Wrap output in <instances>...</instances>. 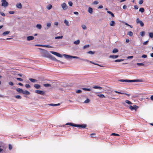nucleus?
Wrapping results in <instances>:
<instances>
[{"label":"nucleus","mask_w":153,"mask_h":153,"mask_svg":"<svg viewBox=\"0 0 153 153\" xmlns=\"http://www.w3.org/2000/svg\"><path fill=\"white\" fill-rule=\"evenodd\" d=\"M93 88H94L99 89H102V88L101 87L98 86H94L93 87Z\"/></svg>","instance_id":"nucleus-35"},{"label":"nucleus","mask_w":153,"mask_h":153,"mask_svg":"<svg viewBox=\"0 0 153 153\" xmlns=\"http://www.w3.org/2000/svg\"><path fill=\"white\" fill-rule=\"evenodd\" d=\"M10 33V31H5L2 34V35L3 36H5L9 34Z\"/></svg>","instance_id":"nucleus-20"},{"label":"nucleus","mask_w":153,"mask_h":153,"mask_svg":"<svg viewBox=\"0 0 153 153\" xmlns=\"http://www.w3.org/2000/svg\"><path fill=\"white\" fill-rule=\"evenodd\" d=\"M125 102L126 103H127L128 104H132V102L128 100H126L125 101Z\"/></svg>","instance_id":"nucleus-42"},{"label":"nucleus","mask_w":153,"mask_h":153,"mask_svg":"<svg viewBox=\"0 0 153 153\" xmlns=\"http://www.w3.org/2000/svg\"><path fill=\"white\" fill-rule=\"evenodd\" d=\"M48 58L54 61L60 62L62 64H64L65 63L64 62H62L60 61L59 60L57 59L53 56H52L51 54H50Z\"/></svg>","instance_id":"nucleus-3"},{"label":"nucleus","mask_w":153,"mask_h":153,"mask_svg":"<svg viewBox=\"0 0 153 153\" xmlns=\"http://www.w3.org/2000/svg\"><path fill=\"white\" fill-rule=\"evenodd\" d=\"M143 0H140L139 1V3L140 4H141L143 3Z\"/></svg>","instance_id":"nucleus-56"},{"label":"nucleus","mask_w":153,"mask_h":153,"mask_svg":"<svg viewBox=\"0 0 153 153\" xmlns=\"http://www.w3.org/2000/svg\"><path fill=\"white\" fill-rule=\"evenodd\" d=\"M25 86L27 88H29L30 87V86L28 84H26L25 85Z\"/></svg>","instance_id":"nucleus-52"},{"label":"nucleus","mask_w":153,"mask_h":153,"mask_svg":"<svg viewBox=\"0 0 153 153\" xmlns=\"http://www.w3.org/2000/svg\"><path fill=\"white\" fill-rule=\"evenodd\" d=\"M137 65L138 66H144L145 65L143 63H137Z\"/></svg>","instance_id":"nucleus-43"},{"label":"nucleus","mask_w":153,"mask_h":153,"mask_svg":"<svg viewBox=\"0 0 153 153\" xmlns=\"http://www.w3.org/2000/svg\"><path fill=\"white\" fill-rule=\"evenodd\" d=\"M47 26L49 28L51 26V24L50 23H47Z\"/></svg>","instance_id":"nucleus-51"},{"label":"nucleus","mask_w":153,"mask_h":153,"mask_svg":"<svg viewBox=\"0 0 153 153\" xmlns=\"http://www.w3.org/2000/svg\"><path fill=\"white\" fill-rule=\"evenodd\" d=\"M0 14L3 16H5V13L2 12H0Z\"/></svg>","instance_id":"nucleus-55"},{"label":"nucleus","mask_w":153,"mask_h":153,"mask_svg":"<svg viewBox=\"0 0 153 153\" xmlns=\"http://www.w3.org/2000/svg\"><path fill=\"white\" fill-rule=\"evenodd\" d=\"M107 13L111 14L112 16L113 17H114V15L110 11H107Z\"/></svg>","instance_id":"nucleus-32"},{"label":"nucleus","mask_w":153,"mask_h":153,"mask_svg":"<svg viewBox=\"0 0 153 153\" xmlns=\"http://www.w3.org/2000/svg\"><path fill=\"white\" fill-rule=\"evenodd\" d=\"M82 92V91L80 90H78L76 91V93H80Z\"/></svg>","instance_id":"nucleus-50"},{"label":"nucleus","mask_w":153,"mask_h":153,"mask_svg":"<svg viewBox=\"0 0 153 153\" xmlns=\"http://www.w3.org/2000/svg\"><path fill=\"white\" fill-rule=\"evenodd\" d=\"M144 9L142 7L140 8L139 11L141 13H143L144 11Z\"/></svg>","instance_id":"nucleus-39"},{"label":"nucleus","mask_w":153,"mask_h":153,"mask_svg":"<svg viewBox=\"0 0 153 153\" xmlns=\"http://www.w3.org/2000/svg\"><path fill=\"white\" fill-rule=\"evenodd\" d=\"M95 53V52L92 51H88L87 52V53L88 54H94Z\"/></svg>","instance_id":"nucleus-31"},{"label":"nucleus","mask_w":153,"mask_h":153,"mask_svg":"<svg viewBox=\"0 0 153 153\" xmlns=\"http://www.w3.org/2000/svg\"><path fill=\"white\" fill-rule=\"evenodd\" d=\"M34 87L37 89H39L41 87L40 85L38 84H34Z\"/></svg>","instance_id":"nucleus-17"},{"label":"nucleus","mask_w":153,"mask_h":153,"mask_svg":"<svg viewBox=\"0 0 153 153\" xmlns=\"http://www.w3.org/2000/svg\"><path fill=\"white\" fill-rule=\"evenodd\" d=\"M68 4H69L70 6L71 7L72 6L73 3L71 1H70L68 2Z\"/></svg>","instance_id":"nucleus-58"},{"label":"nucleus","mask_w":153,"mask_h":153,"mask_svg":"<svg viewBox=\"0 0 153 153\" xmlns=\"http://www.w3.org/2000/svg\"><path fill=\"white\" fill-rule=\"evenodd\" d=\"M43 85L45 87H48L51 86V85L49 84H45Z\"/></svg>","instance_id":"nucleus-40"},{"label":"nucleus","mask_w":153,"mask_h":153,"mask_svg":"<svg viewBox=\"0 0 153 153\" xmlns=\"http://www.w3.org/2000/svg\"><path fill=\"white\" fill-rule=\"evenodd\" d=\"M115 22L114 21H111L110 23V25L111 26H113L115 25Z\"/></svg>","instance_id":"nucleus-19"},{"label":"nucleus","mask_w":153,"mask_h":153,"mask_svg":"<svg viewBox=\"0 0 153 153\" xmlns=\"http://www.w3.org/2000/svg\"><path fill=\"white\" fill-rule=\"evenodd\" d=\"M16 98L19 99H21L22 98L21 96L19 95H16L15 97Z\"/></svg>","instance_id":"nucleus-46"},{"label":"nucleus","mask_w":153,"mask_h":153,"mask_svg":"<svg viewBox=\"0 0 153 153\" xmlns=\"http://www.w3.org/2000/svg\"><path fill=\"white\" fill-rule=\"evenodd\" d=\"M142 80L141 79H134V80H129L128 82H142Z\"/></svg>","instance_id":"nucleus-11"},{"label":"nucleus","mask_w":153,"mask_h":153,"mask_svg":"<svg viewBox=\"0 0 153 153\" xmlns=\"http://www.w3.org/2000/svg\"><path fill=\"white\" fill-rule=\"evenodd\" d=\"M114 91L117 93H118L119 94H125V95H126L127 96H128L130 95V94H127L126 93H122V92H120L118 91Z\"/></svg>","instance_id":"nucleus-13"},{"label":"nucleus","mask_w":153,"mask_h":153,"mask_svg":"<svg viewBox=\"0 0 153 153\" xmlns=\"http://www.w3.org/2000/svg\"><path fill=\"white\" fill-rule=\"evenodd\" d=\"M29 79L31 82H35L37 81V80L32 78H30Z\"/></svg>","instance_id":"nucleus-26"},{"label":"nucleus","mask_w":153,"mask_h":153,"mask_svg":"<svg viewBox=\"0 0 153 153\" xmlns=\"http://www.w3.org/2000/svg\"><path fill=\"white\" fill-rule=\"evenodd\" d=\"M88 12L91 14H92L93 13V9L91 7H89L88 8Z\"/></svg>","instance_id":"nucleus-22"},{"label":"nucleus","mask_w":153,"mask_h":153,"mask_svg":"<svg viewBox=\"0 0 153 153\" xmlns=\"http://www.w3.org/2000/svg\"><path fill=\"white\" fill-rule=\"evenodd\" d=\"M124 60V59H117L115 60V62H120L121 61H123Z\"/></svg>","instance_id":"nucleus-36"},{"label":"nucleus","mask_w":153,"mask_h":153,"mask_svg":"<svg viewBox=\"0 0 153 153\" xmlns=\"http://www.w3.org/2000/svg\"><path fill=\"white\" fill-rule=\"evenodd\" d=\"M119 56L118 55H111L109 56V58L115 59L118 58Z\"/></svg>","instance_id":"nucleus-16"},{"label":"nucleus","mask_w":153,"mask_h":153,"mask_svg":"<svg viewBox=\"0 0 153 153\" xmlns=\"http://www.w3.org/2000/svg\"><path fill=\"white\" fill-rule=\"evenodd\" d=\"M35 92L36 93L42 95H45V92L43 91L36 90L35 91Z\"/></svg>","instance_id":"nucleus-5"},{"label":"nucleus","mask_w":153,"mask_h":153,"mask_svg":"<svg viewBox=\"0 0 153 153\" xmlns=\"http://www.w3.org/2000/svg\"><path fill=\"white\" fill-rule=\"evenodd\" d=\"M63 38V36H56L55 38V39H62Z\"/></svg>","instance_id":"nucleus-37"},{"label":"nucleus","mask_w":153,"mask_h":153,"mask_svg":"<svg viewBox=\"0 0 153 153\" xmlns=\"http://www.w3.org/2000/svg\"><path fill=\"white\" fill-rule=\"evenodd\" d=\"M145 32L144 31L141 32L140 33V35L142 36H144L145 35Z\"/></svg>","instance_id":"nucleus-34"},{"label":"nucleus","mask_w":153,"mask_h":153,"mask_svg":"<svg viewBox=\"0 0 153 153\" xmlns=\"http://www.w3.org/2000/svg\"><path fill=\"white\" fill-rule=\"evenodd\" d=\"M52 6L51 4H48L47 6V8L48 10H50L52 8Z\"/></svg>","instance_id":"nucleus-24"},{"label":"nucleus","mask_w":153,"mask_h":153,"mask_svg":"<svg viewBox=\"0 0 153 153\" xmlns=\"http://www.w3.org/2000/svg\"><path fill=\"white\" fill-rule=\"evenodd\" d=\"M1 2H2L1 6L4 7H7L8 5V3L6 1V0H1Z\"/></svg>","instance_id":"nucleus-4"},{"label":"nucleus","mask_w":153,"mask_h":153,"mask_svg":"<svg viewBox=\"0 0 153 153\" xmlns=\"http://www.w3.org/2000/svg\"><path fill=\"white\" fill-rule=\"evenodd\" d=\"M90 100L88 98L84 102V103H88L90 102Z\"/></svg>","instance_id":"nucleus-45"},{"label":"nucleus","mask_w":153,"mask_h":153,"mask_svg":"<svg viewBox=\"0 0 153 153\" xmlns=\"http://www.w3.org/2000/svg\"><path fill=\"white\" fill-rule=\"evenodd\" d=\"M118 81L123 82H128L129 80L128 79H119Z\"/></svg>","instance_id":"nucleus-21"},{"label":"nucleus","mask_w":153,"mask_h":153,"mask_svg":"<svg viewBox=\"0 0 153 153\" xmlns=\"http://www.w3.org/2000/svg\"><path fill=\"white\" fill-rule=\"evenodd\" d=\"M22 94H23L28 95H30V93L27 91V90L23 91V90Z\"/></svg>","instance_id":"nucleus-15"},{"label":"nucleus","mask_w":153,"mask_h":153,"mask_svg":"<svg viewBox=\"0 0 153 153\" xmlns=\"http://www.w3.org/2000/svg\"><path fill=\"white\" fill-rule=\"evenodd\" d=\"M136 23L137 24H140V26L141 27H143L144 25L143 23L140 20L139 18H137L136 20Z\"/></svg>","instance_id":"nucleus-7"},{"label":"nucleus","mask_w":153,"mask_h":153,"mask_svg":"<svg viewBox=\"0 0 153 153\" xmlns=\"http://www.w3.org/2000/svg\"><path fill=\"white\" fill-rule=\"evenodd\" d=\"M127 35L130 36H133V33L131 31H129L128 32Z\"/></svg>","instance_id":"nucleus-28"},{"label":"nucleus","mask_w":153,"mask_h":153,"mask_svg":"<svg viewBox=\"0 0 153 153\" xmlns=\"http://www.w3.org/2000/svg\"><path fill=\"white\" fill-rule=\"evenodd\" d=\"M34 37L32 36H28L27 38V39L28 41H30L33 39Z\"/></svg>","instance_id":"nucleus-14"},{"label":"nucleus","mask_w":153,"mask_h":153,"mask_svg":"<svg viewBox=\"0 0 153 153\" xmlns=\"http://www.w3.org/2000/svg\"><path fill=\"white\" fill-rule=\"evenodd\" d=\"M61 7L64 10H66L68 8V6L65 3H63L62 4Z\"/></svg>","instance_id":"nucleus-10"},{"label":"nucleus","mask_w":153,"mask_h":153,"mask_svg":"<svg viewBox=\"0 0 153 153\" xmlns=\"http://www.w3.org/2000/svg\"><path fill=\"white\" fill-rule=\"evenodd\" d=\"M12 149V146L10 144H9V149L10 150H11Z\"/></svg>","instance_id":"nucleus-54"},{"label":"nucleus","mask_w":153,"mask_h":153,"mask_svg":"<svg viewBox=\"0 0 153 153\" xmlns=\"http://www.w3.org/2000/svg\"><path fill=\"white\" fill-rule=\"evenodd\" d=\"M134 7L135 9H138V6L137 5H134Z\"/></svg>","instance_id":"nucleus-63"},{"label":"nucleus","mask_w":153,"mask_h":153,"mask_svg":"<svg viewBox=\"0 0 153 153\" xmlns=\"http://www.w3.org/2000/svg\"><path fill=\"white\" fill-rule=\"evenodd\" d=\"M50 52L53 55H56V56H58L60 57H62V55L59 53H58L57 52H54V51H50Z\"/></svg>","instance_id":"nucleus-9"},{"label":"nucleus","mask_w":153,"mask_h":153,"mask_svg":"<svg viewBox=\"0 0 153 153\" xmlns=\"http://www.w3.org/2000/svg\"><path fill=\"white\" fill-rule=\"evenodd\" d=\"M36 27L37 28L39 29H40L42 27L41 25L40 24H37L36 25Z\"/></svg>","instance_id":"nucleus-27"},{"label":"nucleus","mask_w":153,"mask_h":153,"mask_svg":"<svg viewBox=\"0 0 153 153\" xmlns=\"http://www.w3.org/2000/svg\"><path fill=\"white\" fill-rule=\"evenodd\" d=\"M128 107L131 110H135V111L139 108L138 106L136 105H134L133 106L130 105Z\"/></svg>","instance_id":"nucleus-6"},{"label":"nucleus","mask_w":153,"mask_h":153,"mask_svg":"<svg viewBox=\"0 0 153 153\" xmlns=\"http://www.w3.org/2000/svg\"><path fill=\"white\" fill-rule=\"evenodd\" d=\"M87 125L85 124H76L75 127H79L85 128L86 127Z\"/></svg>","instance_id":"nucleus-8"},{"label":"nucleus","mask_w":153,"mask_h":153,"mask_svg":"<svg viewBox=\"0 0 153 153\" xmlns=\"http://www.w3.org/2000/svg\"><path fill=\"white\" fill-rule=\"evenodd\" d=\"M82 89H83L84 91H91V89L90 88H82Z\"/></svg>","instance_id":"nucleus-38"},{"label":"nucleus","mask_w":153,"mask_h":153,"mask_svg":"<svg viewBox=\"0 0 153 153\" xmlns=\"http://www.w3.org/2000/svg\"><path fill=\"white\" fill-rule=\"evenodd\" d=\"M89 47H90V45H85L84 46V47H83V49H84L86 48H89Z\"/></svg>","instance_id":"nucleus-41"},{"label":"nucleus","mask_w":153,"mask_h":153,"mask_svg":"<svg viewBox=\"0 0 153 153\" xmlns=\"http://www.w3.org/2000/svg\"><path fill=\"white\" fill-rule=\"evenodd\" d=\"M118 52V50L116 48H114L112 51V53H117Z\"/></svg>","instance_id":"nucleus-29"},{"label":"nucleus","mask_w":153,"mask_h":153,"mask_svg":"<svg viewBox=\"0 0 153 153\" xmlns=\"http://www.w3.org/2000/svg\"><path fill=\"white\" fill-rule=\"evenodd\" d=\"M66 125H69L70 126H72L75 127V126L76 125V124H74L72 123H67L66 124Z\"/></svg>","instance_id":"nucleus-23"},{"label":"nucleus","mask_w":153,"mask_h":153,"mask_svg":"<svg viewBox=\"0 0 153 153\" xmlns=\"http://www.w3.org/2000/svg\"><path fill=\"white\" fill-rule=\"evenodd\" d=\"M43 47H44L48 48H52L53 47L52 46H50L49 45H44L43 46Z\"/></svg>","instance_id":"nucleus-47"},{"label":"nucleus","mask_w":153,"mask_h":153,"mask_svg":"<svg viewBox=\"0 0 153 153\" xmlns=\"http://www.w3.org/2000/svg\"><path fill=\"white\" fill-rule=\"evenodd\" d=\"M82 27L84 30H85L86 29V26L84 25H82Z\"/></svg>","instance_id":"nucleus-49"},{"label":"nucleus","mask_w":153,"mask_h":153,"mask_svg":"<svg viewBox=\"0 0 153 153\" xmlns=\"http://www.w3.org/2000/svg\"><path fill=\"white\" fill-rule=\"evenodd\" d=\"M133 58V56H128L127 57V59H132Z\"/></svg>","instance_id":"nucleus-64"},{"label":"nucleus","mask_w":153,"mask_h":153,"mask_svg":"<svg viewBox=\"0 0 153 153\" xmlns=\"http://www.w3.org/2000/svg\"><path fill=\"white\" fill-rule=\"evenodd\" d=\"M63 55L67 59H71L72 58L78 59H79L81 60H82L83 61H88V60L82 59H80L79 57H77L76 56H70V55H66V54H63Z\"/></svg>","instance_id":"nucleus-1"},{"label":"nucleus","mask_w":153,"mask_h":153,"mask_svg":"<svg viewBox=\"0 0 153 153\" xmlns=\"http://www.w3.org/2000/svg\"><path fill=\"white\" fill-rule=\"evenodd\" d=\"M149 36L151 38H152L153 37V33H149Z\"/></svg>","instance_id":"nucleus-48"},{"label":"nucleus","mask_w":153,"mask_h":153,"mask_svg":"<svg viewBox=\"0 0 153 153\" xmlns=\"http://www.w3.org/2000/svg\"><path fill=\"white\" fill-rule=\"evenodd\" d=\"M64 23L66 24L67 26H69V22L66 20L65 19L64 21Z\"/></svg>","instance_id":"nucleus-33"},{"label":"nucleus","mask_w":153,"mask_h":153,"mask_svg":"<svg viewBox=\"0 0 153 153\" xmlns=\"http://www.w3.org/2000/svg\"><path fill=\"white\" fill-rule=\"evenodd\" d=\"M111 135H112V136H120V135H119V134H116V133H112Z\"/></svg>","instance_id":"nucleus-44"},{"label":"nucleus","mask_w":153,"mask_h":153,"mask_svg":"<svg viewBox=\"0 0 153 153\" xmlns=\"http://www.w3.org/2000/svg\"><path fill=\"white\" fill-rule=\"evenodd\" d=\"M147 55L144 54L142 56V57L143 58H146L147 57Z\"/></svg>","instance_id":"nucleus-61"},{"label":"nucleus","mask_w":153,"mask_h":153,"mask_svg":"<svg viewBox=\"0 0 153 153\" xmlns=\"http://www.w3.org/2000/svg\"><path fill=\"white\" fill-rule=\"evenodd\" d=\"M11 86H13L14 85L13 83L12 82H10L8 83Z\"/></svg>","instance_id":"nucleus-57"},{"label":"nucleus","mask_w":153,"mask_h":153,"mask_svg":"<svg viewBox=\"0 0 153 153\" xmlns=\"http://www.w3.org/2000/svg\"><path fill=\"white\" fill-rule=\"evenodd\" d=\"M148 42H149V40H147V41H146V42H144L143 43V44L144 45H146L148 44Z\"/></svg>","instance_id":"nucleus-60"},{"label":"nucleus","mask_w":153,"mask_h":153,"mask_svg":"<svg viewBox=\"0 0 153 153\" xmlns=\"http://www.w3.org/2000/svg\"><path fill=\"white\" fill-rule=\"evenodd\" d=\"M80 41L79 40H77L74 42V44L76 45H78L79 44Z\"/></svg>","instance_id":"nucleus-30"},{"label":"nucleus","mask_w":153,"mask_h":153,"mask_svg":"<svg viewBox=\"0 0 153 153\" xmlns=\"http://www.w3.org/2000/svg\"><path fill=\"white\" fill-rule=\"evenodd\" d=\"M16 90L19 93H22V94L23 90L22 89L17 88L16 89Z\"/></svg>","instance_id":"nucleus-18"},{"label":"nucleus","mask_w":153,"mask_h":153,"mask_svg":"<svg viewBox=\"0 0 153 153\" xmlns=\"http://www.w3.org/2000/svg\"><path fill=\"white\" fill-rule=\"evenodd\" d=\"M42 56L48 58L50 54L48 52V51L44 49H42Z\"/></svg>","instance_id":"nucleus-2"},{"label":"nucleus","mask_w":153,"mask_h":153,"mask_svg":"<svg viewBox=\"0 0 153 153\" xmlns=\"http://www.w3.org/2000/svg\"><path fill=\"white\" fill-rule=\"evenodd\" d=\"M99 3L97 1H95L93 2V4H97Z\"/></svg>","instance_id":"nucleus-59"},{"label":"nucleus","mask_w":153,"mask_h":153,"mask_svg":"<svg viewBox=\"0 0 153 153\" xmlns=\"http://www.w3.org/2000/svg\"><path fill=\"white\" fill-rule=\"evenodd\" d=\"M9 13L10 14H13L15 13V12L14 11H10Z\"/></svg>","instance_id":"nucleus-62"},{"label":"nucleus","mask_w":153,"mask_h":153,"mask_svg":"<svg viewBox=\"0 0 153 153\" xmlns=\"http://www.w3.org/2000/svg\"><path fill=\"white\" fill-rule=\"evenodd\" d=\"M16 79L17 80L19 81H23V80L22 78H16Z\"/></svg>","instance_id":"nucleus-53"},{"label":"nucleus","mask_w":153,"mask_h":153,"mask_svg":"<svg viewBox=\"0 0 153 153\" xmlns=\"http://www.w3.org/2000/svg\"><path fill=\"white\" fill-rule=\"evenodd\" d=\"M16 6L17 8L20 9L22 8V5L20 3H17L16 4Z\"/></svg>","instance_id":"nucleus-12"},{"label":"nucleus","mask_w":153,"mask_h":153,"mask_svg":"<svg viewBox=\"0 0 153 153\" xmlns=\"http://www.w3.org/2000/svg\"><path fill=\"white\" fill-rule=\"evenodd\" d=\"M97 95L101 98H105V96L103 94H97Z\"/></svg>","instance_id":"nucleus-25"}]
</instances>
